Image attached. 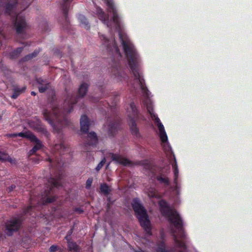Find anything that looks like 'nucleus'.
Returning a JSON list of instances; mask_svg holds the SVG:
<instances>
[{"label": "nucleus", "instance_id": "13", "mask_svg": "<svg viewBox=\"0 0 252 252\" xmlns=\"http://www.w3.org/2000/svg\"><path fill=\"white\" fill-rule=\"evenodd\" d=\"M73 0H62L61 3V8L63 11V15L66 22H68L67 13L70 8V4Z\"/></svg>", "mask_w": 252, "mask_h": 252}, {"label": "nucleus", "instance_id": "18", "mask_svg": "<svg viewBox=\"0 0 252 252\" xmlns=\"http://www.w3.org/2000/svg\"><path fill=\"white\" fill-rule=\"evenodd\" d=\"M88 85L86 83L82 84L78 90L79 95L80 97H83L88 91Z\"/></svg>", "mask_w": 252, "mask_h": 252}, {"label": "nucleus", "instance_id": "8", "mask_svg": "<svg viewBox=\"0 0 252 252\" xmlns=\"http://www.w3.org/2000/svg\"><path fill=\"white\" fill-rule=\"evenodd\" d=\"M98 139L96 134L94 132H90L88 133L86 142L84 143V151L86 153L87 158L89 160L93 159L92 152L90 151V147H95L97 143Z\"/></svg>", "mask_w": 252, "mask_h": 252}, {"label": "nucleus", "instance_id": "30", "mask_svg": "<svg viewBox=\"0 0 252 252\" xmlns=\"http://www.w3.org/2000/svg\"><path fill=\"white\" fill-rule=\"evenodd\" d=\"M58 249V246L56 245H52L49 248L50 252H55Z\"/></svg>", "mask_w": 252, "mask_h": 252}, {"label": "nucleus", "instance_id": "33", "mask_svg": "<svg viewBox=\"0 0 252 252\" xmlns=\"http://www.w3.org/2000/svg\"><path fill=\"white\" fill-rule=\"evenodd\" d=\"M15 187H16L14 185H12L7 189V191L8 192H11L15 188Z\"/></svg>", "mask_w": 252, "mask_h": 252}, {"label": "nucleus", "instance_id": "24", "mask_svg": "<svg viewBox=\"0 0 252 252\" xmlns=\"http://www.w3.org/2000/svg\"><path fill=\"white\" fill-rule=\"evenodd\" d=\"M38 53V51H34V52L31 54L28 55L24 58V61H28L29 60H30L33 57H35L37 54Z\"/></svg>", "mask_w": 252, "mask_h": 252}, {"label": "nucleus", "instance_id": "26", "mask_svg": "<svg viewBox=\"0 0 252 252\" xmlns=\"http://www.w3.org/2000/svg\"><path fill=\"white\" fill-rule=\"evenodd\" d=\"M105 162H106V158H104L101 160V161L98 164L97 166L95 168V170L97 171H99L100 170V169L102 167V166H103V165L105 163Z\"/></svg>", "mask_w": 252, "mask_h": 252}, {"label": "nucleus", "instance_id": "16", "mask_svg": "<svg viewBox=\"0 0 252 252\" xmlns=\"http://www.w3.org/2000/svg\"><path fill=\"white\" fill-rule=\"evenodd\" d=\"M78 19L80 22V24L82 27H84L86 29H89L90 28V26L89 24V22L86 17L81 14H79L78 16Z\"/></svg>", "mask_w": 252, "mask_h": 252}, {"label": "nucleus", "instance_id": "4", "mask_svg": "<svg viewBox=\"0 0 252 252\" xmlns=\"http://www.w3.org/2000/svg\"><path fill=\"white\" fill-rule=\"evenodd\" d=\"M132 208L140 222V225L146 232V237L152 236L151 226L146 210L141 205L139 200L135 198L132 203Z\"/></svg>", "mask_w": 252, "mask_h": 252}, {"label": "nucleus", "instance_id": "5", "mask_svg": "<svg viewBox=\"0 0 252 252\" xmlns=\"http://www.w3.org/2000/svg\"><path fill=\"white\" fill-rule=\"evenodd\" d=\"M62 186L61 177L59 174L58 176H53L48 179L46 183L44 192L40 197V199H38L37 204L40 205H45L48 203L53 202L55 200L54 197H49V195L51 193L53 189L54 188H59Z\"/></svg>", "mask_w": 252, "mask_h": 252}, {"label": "nucleus", "instance_id": "36", "mask_svg": "<svg viewBox=\"0 0 252 252\" xmlns=\"http://www.w3.org/2000/svg\"><path fill=\"white\" fill-rule=\"evenodd\" d=\"M73 232L72 229H71L69 231H68L67 235L70 236Z\"/></svg>", "mask_w": 252, "mask_h": 252}, {"label": "nucleus", "instance_id": "3", "mask_svg": "<svg viewBox=\"0 0 252 252\" xmlns=\"http://www.w3.org/2000/svg\"><path fill=\"white\" fill-rule=\"evenodd\" d=\"M4 13L14 19V26L18 35L23 38L27 37V25L20 10H25L31 4L30 0H1Z\"/></svg>", "mask_w": 252, "mask_h": 252}, {"label": "nucleus", "instance_id": "38", "mask_svg": "<svg viewBox=\"0 0 252 252\" xmlns=\"http://www.w3.org/2000/svg\"><path fill=\"white\" fill-rule=\"evenodd\" d=\"M68 237H69V236H68V235H67V236H65V239H66L68 242V241H69V239H68Z\"/></svg>", "mask_w": 252, "mask_h": 252}, {"label": "nucleus", "instance_id": "40", "mask_svg": "<svg viewBox=\"0 0 252 252\" xmlns=\"http://www.w3.org/2000/svg\"><path fill=\"white\" fill-rule=\"evenodd\" d=\"M1 116L0 115V121L1 120Z\"/></svg>", "mask_w": 252, "mask_h": 252}, {"label": "nucleus", "instance_id": "1", "mask_svg": "<svg viewBox=\"0 0 252 252\" xmlns=\"http://www.w3.org/2000/svg\"><path fill=\"white\" fill-rule=\"evenodd\" d=\"M161 214L168 220L170 223L175 229H171L174 237L175 247L169 250L165 249V244L163 241L159 242L156 249L157 252H186V246L179 238L186 239V234L183 227V222L179 213L175 209L168 206L167 202L161 200L158 203Z\"/></svg>", "mask_w": 252, "mask_h": 252}, {"label": "nucleus", "instance_id": "29", "mask_svg": "<svg viewBox=\"0 0 252 252\" xmlns=\"http://www.w3.org/2000/svg\"><path fill=\"white\" fill-rule=\"evenodd\" d=\"M31 205L27 208V210H26V211L25 212V213L26 214L29 213L30 212V211L33 209V208L34 207V206H33L34 204L32 202V201H31Z\"/></svg>", "mask_w": 252, "mask_h": 252}, {"label": "nucleus", "instance_id": "42", "mask_svg": "<svg viewBox=\"0 0 252 252\" xmlns=\"http://www.w3.org/2000/svg\"><path fill=\"white\" fill-rule=\"evenodd\" d=\"M1 46V43H0V46Z\"/></svg>", "mask_w": 252, "mask_h": 252}, {"label": "nucleus", "instance_id": "11", "mask_svg": "<svg viewBox=\"0 0 252 252\" xmlns=\"http://www.w3.org/2000/svg\"><path fill=\"white\" fill-rule=\"evenodd\" d=\"M29 139L33 142L35 143V145L31 150L28 154L29 156H30L33 154H34L37 151L39 150L42 146V144L40 140H39L33 134H30L29 135Z\"/></svg>", "mask_w": 252, "mask_h": 252}, {"label": "nucleus", "instance_id": "22", "mask_svg": "<svg viewBox=\"0 0 252 252\" xmlns=\"http://www.w3.org/2000/svg\"><path fill=\"white\" fill-rule=\"evenodd\" d=\"M26 89V88L23 87L22 88H19V87H16L14 89V93L12 95V98L13 99H16L18 97V96L19 95L20 93L24 92L25 90Z\"/></svg>", "mask_w": 252, "mask_h": 252}, {"label": "nucleus", "instance_id": "7", "mask_svg": "<svg viewBox=\"0 0 252 252\" xmlns=\"http://www.w3.org/2000/svg\"><path fill=\"white\" fill-rule=\"evenodd\" d=\"M146 174L150 177L151 180L155 181L156 179L161 184L168 186L170 184L169 179L164 174L157 175V167L153 165L148 161H146L144 164Z\"/></svg>", "mask_w": 252, "mask_h": 252}, {"label": "nucleus", "instance_id": "2", "mask_svg": "<svg viewBox=\"0 0 252 252\" xmlns=\"http://www.w3.org/2000/svg\"><path fill=\"white\" fill-rule=\"evenodd\" d=\"M77 99V97L68 94L61 109L54 106L52 111L48 110L43 111V115L45 120L57 132H60L63 127L69 125V122L66 118V114L72 111L73 105L78 101Z\"/></svg>", "mask_w": 252, "mask_h": 252}, {"label": "nucleus", "instance_id": "28", "mask_svg": "<svg viewBox=\"0 0 252 252\" xmlns=\"http://www.w3.org/2000/svg\"><path fill=\"white\" fill-rule=\"evenodd\" d=\"M93 182V180L91 178H89L87 181L86 184V188L87 189H89L92 185Z\"/></svg>", "mask_w": 252, "mask_h": 252}, {"label": "nucleus", "instance_id": "31", "mask_svg": "<svg viewBox=\"0 0 252 252\" xmlns=\"http://www.w3.org/2000/svg\"><path fill=\"white\" fill-rule=\"evenodd\" d=\"M30 134H32L31 133H24L23 132H20L17 133V136H20L22 137H28L29 138V135Z\"/></svg>", "mask_w": 252, "mask_h": 252}, {"label": "nucleus", "instance_id": "34", "mask_svg": "<svg viewBox=\"0 0 252 252\" xmlns=\"http://www.w3.org/2000/svg\"><path fill=\"white\" fill-rule=\"evenodd\" d=\"M74 211L78 212L79 214H81L83 212V210L80 208H75Z\"/></svg>", "mask_w": 252, "mask_h": 252}, {"label": "nucleus", "instance_id": "9", "mask_svg": "<svg viewBox=\"0 0 252 252\" xmlns=\"http://www.w3.org/2000/svg\"><path fill=\"white\" fill-rule=\"evenodd\" d=\"M22 221L20 219L14 218L5 222V233L9 236H12L14 232L17 231L20 228Z\"/></svg>", "mask_w": 252, "mask_h": 252}, {"label": "nucleus", "instance_id": "10", "mask_svg": "<svg viewBox=\"0 0 252 252\" xmlns=\"http://www.w3.org/2000/svg\"><path fill=\"white\" fill-rule=\"evenodd\" d=\"M119 127V123L116 120L113 121L107 120V123L104 125L105 129L107 130L110 135H113Z\"/></svg>", "mask_w": 252, "mask_h": 252}, {"label": "nucleus", "instance_id": "39", "mask_svg": "<svg viewBox=\"0 0 252 252\" xmlns=\"http://www.w3.org/2000/svg\"><path fill=\"white\" fill-rule=\"evenodd\" d=\"M160 235H161V238H163V232H161V233H160Z\"/></svg>", "mask_w": 252, "mask_h": 252}, {"label": "nucleus", "instance_id": "37", "mask_svg": "<svg viewBox=\"0 0 252 252\" xmlns=\"http://www.w3.org/2000/svg\"><path fill=\"white\" fill-rule=\"evenodd\" d=\"M31 94H32V95H35L36 93H35L34 92H31Z\"/></svg>", "mask_w": 252, "mask_h": 252}, {"label": "nucleus", "instance_id": "27", "mask_svg": "<svg viewBox=\"0 0 252 252\" xmlns=\"http://www.w3.org/2000/svg\"><path fill=\"white\" fill-rule=\"evenodd\" d=\"M49 161L51 164V166L52 167H53L54 165L55 166V163H54L52 161V159L49 158ZM56 162H57V164L56 165V166H57V167H61L62 165H63V164L62 163L61 161H59V159L58 160H56Z\"/></svg>", "mask_w": 252, "mask_h": 252}, {"label": "nucleus", "instance_id": "23", "mask_svg": "<svg viewBox=\"0 0 252 252\" xmlns=\"http://www.w3.org/2000/svg\"><path fill=\"white\" fill-rule=\"evenodd\" d=\"M65 149V148L63 144H56L54 147L55 151H58L60 155L63 154Z\"/></svg>", "mask_w": 252, "mask_h": 252}, {"label": "nucleus", "instance_id": "21", "mask_svg": "<svg viewBox=\"0 0 252 252\" xmlns=\"http://www.w3.org/2000/svg\"><path fill=\"white\" fill-rule=\"evenodd\" d=\"M23 50V47L17 48L16 50L13 51L10 53V58L11 59H15L17 58L22 52Z\"/></svg>", "mask_w": 252, "mask_h": 252}, {"label": "nucleus", "instance_id": "19", "mask_svg": "<svg viewBox=\"0 0 252 252\" xmlns=\"http://www.w3.org/2000/svg\"><path fill=\"white\" fill-rule=\"evenodd\" d=\"M68 248L69 251L71 252H80L79 246L76 244V243L71 241H68Z\"/></svg>", "mask_w": 252, "mask_h": 252}, {"label": "nucleus", "instance_id": "15", "mask_svg": "<svg viewBox=\"0 0 252 252\" xmlns=\"http://www.w3.org/2000/svg\"><path fill=\"white\" fill-rule=\"evenodd\" d=\"M39 85L38 88L40 93H43L50 87V83L46 80H44L41 78L36 79Z\"/></svg>", "mask_w": 252, "mask_h": 252}, {"label": "nucleus", "instance_id": "12", "mask_svg": "<svg viewBox=\"0 0 252 252\" xmlns=\"http://www.w3.org/2000/svg\"><path fill=\"white\" fill-rule=\"evenodd\" d=\"M109 156L110 157L112 160L115 161L117 163L124 165H127L130 164L129 160L119 154L110 153Z\"/></svg>", "mask_w": 252, "mask_h": 252}, {"label": "nucleus", "instance_id": "17", "mask_svg": "<svg viewBox=\"0 0 252 252\" xmlns=\"http://www.w3.org/2000/svg\"><path fill=\"white\" fill-rule=\"evenodd\" d=\"M146 192L148 194V195L149 197H156L158 198L159 197L158 193L157 192V190L155 187H147L146 189Z\"/></svg>", "mask_w": 252, "mask_h": 252}, {"label": "nucleus", "instance_id": "6", "mask_svg": "<svg viewBox=\"0 0 252 252\" xmlns=\"http://www.w3.org/2000/svg\"><path fill=\"white\" fill-rule=\"evenodd\" d=\"M126 112L127 116L130 120L129 125L130 131L133 136H135L136 138H139L140 137V134L135 123V120L141 119L144 120L145 118L144 116H142L140 115L133 101L129 103V106L126 109Z\"/></svg>", "mask_w": 252, "mask_h": 252}, {"label": "nucleus", "instance_id": "43", "mask_svg": "<svg viewBox=\"0 0 252 252\" xmlns=\"http://www.w3.org/2000/svg\"><path fill=\"white\" fill-rule=\"evenodd\" d=\"M93 1H94V0H93ZM94 3V2H93Z\"/></svg>", "mask_w": 252, "mask_h": 252}, {"label": "nucleus", "instance_id": "25", "mask_svg": "<svg viewBox=\"0 0 252 252\" xmlns=\"http://www.w3.org/2000/svg\"><path fill=\"white\" fill-rule=\"evenodd\" d=\"M8 155L4 152L0 151V161H6Z\"/></svg>", "mask_w": 252, "mask_h": 252}, {"label": "nucleus", "instance_id": "41", "mask_svg": "<svg viewBox=\"0 0 252 252\" xmlns=\"http://www.w3.org/2000/svg\"><path fill=\"white\" fill-rule=\"evenodd\" d=\"M144 252V251H140V252Z\"/></svg>", "mask_w": 252, "mask_h": 252}, {"label": "nucleus", "instance_id": "20", "mask_svg": "<svg viewBox=\"0 0 252 252\" xmlns=\"http://www.w3.org/2000/svg\"><path fill=\"white\" fill-rule=\"evenodd\" d=\"M100 190L104 195H108L111 191L110 188L106 183L100 185Z\"/></svg>", "mask_w": 252, "mask_h": 252}, {"label": "nucleus", "instance_id": "32", "mask_svg": "<svg viewBox=\"0 0 252 252\" xmlns=\"http://www.w3.org/2000/svg\"><path fill=\"white\" fill-rule=\"evenodd\" d=\"M6 161H8L9 162H10L11 163H14L15 162V159L12 158L8 155V158H6Z\"/></svg>", "mask_w": 252, "mask_h": 252}, {"label": "nucleus", "instance_id": "14", "mask_svg": "<svg viewBox=\"0 0 252 252\" xmlns=\"http://www.w3.org/2000/svg\"><path fill=\"white\" fill-rule=\"evenodd\" d=\"M90 125V122L87 116L85 115L82 116L80 119V126L81 131L87 133L88 131Z\"/></svg>", "mask_w": 252, "mask_h": 252}, {"label": "nucleus", "instance_id": "35", "mask_svg": "<svg viewBox=\"0 0 252 252\" xmlns=\"http://www.w3.org/2000/svg\"><path fill=\"white\" fill-rule=\"evenodd\" d=\"M10 137H16L17 136V133H13L10 135Z\"/></svg>", "mask_w": 252, "mask_h": 252}]
</instances>
